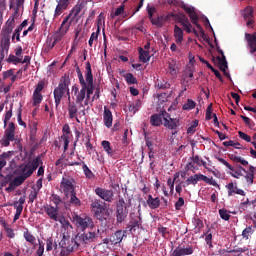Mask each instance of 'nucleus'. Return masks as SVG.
<instances>
[{"label": "nucleus", "instance_id": "44", "mask_svg": "<svg viewBox=\"0 0 256 256\" xmlns=\"http://www.w3.org/2000/svg\"><path fill=\"white\" fill-rule=\"evenodd\" d=\"M8 157H11V152H4L2 155H0V171L7 165Z\"/></svg>", "mask_w": 256, "mask_h": 256}, {"label": "nucleus", "instance_id": "28", "mask_svg": "<svg viewBox=\"0 0 256 256\" xmlns=\"http://www.w3.org/2000/svg\"><path fill=\"white\" fill-rule=\"evenodd\" d=\"M4 137L11 141H15V123L10 122L4 132Z\"/></svg>", "mask_w": 256, "mask_h": 256}, {"label": "nucleus", "instance_id": "35", "mask_svg": "<svg viewBox=\"0 0 256 256\" xmlns=\"http://www.w3.org/2000/svg\"><path fill=\"white\" fill-rule=\"evenodd\" d=\"M9 47H11V36H2L0 49L9 53Z\"/></svg>", "mask_w": 256, "mask_h": 256}, {"label": "nucleus", "instance_id": "39", "mask_svg": "<svg viewBox=\"0 0 256 256\" xmlns=\"http://www.w3.org/2000/svg\"><path fill=\"white\" fill-rule=\"evenodd\" d=\"M230 159L231 161H233L234 163H241L243 165V167H247V165H249V162L243 158H241V156H237V155H230Z\"/></svg>", "mask_w": 256, "mask_h": 256}, {"label": "nucleus", "instance_id": "25", "mask_svg": "<svg viewBox=\"0 0 256 256\" xmlns=\"http://www.w3.org/2000/svg\"><path fill=\"white\" fill-rule=\"evenodd\" d=\"M127 231L118 230L114 234L111 235L110 242L112 245H117L123 241V237H125V234Z\"/></svg>", "mask_w": 256, "mask_h": 256}, {"label": "nucleus", "instance_id": "1", "mask_svg": "<svg viewBox=\"0 0 256 256\" xmlns=\"http://www.w3.org/2000/svg\"><path fill=\"white\" fill-rule=\"evenodd\" d=\"M150 123L153 127H161L164 125L166 129L172 132V135H177V128L179 127V118H171V114L162 110L158 114H154L150 117Z\"/></svg>", "mask_w": 256, "mask_h": 256}, {"label": "nucleus", "instance_id": "27", "mask_svg": "<svg viewBox=\"0 0 256 256\" xmlns=\"http://www.w3.org/2000/svg\"><path fill=\"white\" fill-rule=\"evenodd\" d=\"M199 181H202L201 173L190 176L187 180L184 181V185H186V187H189V185H193L195 187Z\"/></svg>", "mask_w": 256, "mask_h": 256}, {"label": "nucleus", "instance_id": "60", "mask_svg": "<svg viewBox=\"0 0 256 256\" xmlns=\"http://www.w3.org/2000/svg\"><path fill=\"white\" fill-rule=\"evenodd\" d=\"M125 12V5H120L117 9H116V11H115V13H112L111 14V18L112 19H115V17H119V15H123V13Z\"/></svg>", "mask_w": 256, "mask_h": 256}, {"label": "nucleus", "instance_id": "9", "mask_svg": "<svg viewBox=\"0 0 256 256\" xmlns=\"http://www.w3.org/2000/svg\"><path fill=\"white\" fill-rule=\"evenodd\" d=\"M86 93L88 95H93V92L95 91V86L93 85V70L91 69V63H86Z\"/></svg>", "mask_w": 256, "mask_h": 256}, {"label": "nucleus", "instance_id": "23", "mask_svg": "<svg viewBox=\"0 0 256 256\" xmlns=\"http://www.w3.org/2000/svg\"><path fill=\"white\" fill-rule=\"evenodd\" d=\"M182 9H184L185 13L189 16L191 23H197V21H199V15H197V12L193 7H188L186 4H182Z\"/></svg>", "mask_w": 256, "mask_h": 256}, {"label": "nucleus", "instance_id": "34", "mask_svg": "<svg viewBox=\"0 0 256 256\" xmlns=\"http://www.w3.org/2000/svg\"><path fill=\"white\" fill-rule=\"evenodd\" d=\"M174 37L178 45H181V43H183V29H181V27H179L178 25L174 26Z\"/></svg>", "mask_w": 256, "mask_h": 256}, {"label": "nucleus", "instance_id": "48", "mask_svg": "<svg viewBox=\"0 0 256 256\" xmlns=\"http://www.w3.org/2000/svg\"><path fill=\"white\" fill-rule=\"evenodd\" d=\"M50 201L55 205V207H59V205H61V203H63L61 196H59L57 194H52L50 196Z\"/></svg>", "mask_w": 256, "mask_h": 256}, {"label": "nucleus", "instance_id": "33", "mask_svg": "<svg viewBox=\"0 0 256 256\" xmlns=\"http://www.w3.org/2000/svg\"><path fill=\"white\" fill-rule=\"evenodd\" d=\"M23 237L27 243H30V245H35V243H37V238H35L28 228L23 232Z\"/></svg>", "mask_w": 256, "mask_h": 256}, {"label": "nucleus", "instance_id": "62", "mask_svg": "<svg viewBox=\"0 0 256 256\" xmlns=\"http://www.w3.org/2000/svg\"><path fill=\"white\" fill-rule=\"evenodd\" d=\"M7 62L13 63V65H19V63H21V58H19V56H15V55L11 54L8 57Z\"/></svg>", "mask_w": 256, "mask_h": 256}, {"label": "nucleus", "instance_id": "41", "mask_svg": "<svg viewBox=\"0 0 256 256\" xmlns=\"http://www.w3.org/2000/svg\"><path fill=\"white\" fill-rule=\"evenodd\" d=\"M82 169H83L85 177L87 179H93V177H95V174H93V171H91V169H89V166H87V164H85V162H82Z\"/></svg>", "mask_w": 256, "mask_h": 256}, {"label": "nucleus", "instance_id": "15", "mask_svg": "<svg viewBox=\"0 0 256 256\" xmlns=\"http://www.w3.org/2000/svg\"><path fill=\"white\" fill-rule=\"evenodd\" d=\"M226 189L228 191V197H233V195H241L242 197H245L246 195L243 189L237 187V182L228 183Z\"/></svg>", "mask_w": 256, "mask_h": 256}, {"label": "nucleus", "instance_id": "63", "mask_svg": "<svg viewBox=\"0 0 256 256\" xmlns=\"http://www.w3.org/2000/svg\"><path fill=\"white\" fill-rule=\"evenodd\" d=\"M231 177H234V179H241L243 177V173L241 170H238L237 168L233 167V170H230Z\"/></svg>", "mask_w": 256, "mask_h": 256}, {"label": "nucleus", "instance_id": "26", "mask_svg": "<svg viewBox=\"0 0 256 256\" xmlns=\"http://www.w3.org/2000/svg\"><path fill=\"white\" fill-rule=\"evenodd\" d=\"M248 47L250 48V53L256 52V35L255 34H245Z\"/></svg>", "mask_w": 256, "mask_h": 256}, {"label": "nucleus", "instance_id": "18", "mask_svg": "<svg viewBox=\"0 0 256 256\" xmlns=\"http://www.w3.org/2000/svg\"><path fill=\"white\" fill-rule=\"evenodd\" d=\"M13 29H15V22L13 19H8L4 26L2 27L1 35L2 37H11L13 33Z\"/></svg>", "mask_w": 256, "mask_h": 256}, {"label": "nucleus", "instance_id": "5", "mask_svg": "<svg viewBox=\"0 0 256 256\" xmlns=\"http://www.w3.org/2000/svg\"><path fill=\"white\" fill-rule=\"evenodd\" d=\"M178 22H180V24L182 25L186 33H194L196 37H199L200 35L202 39H207V36L205 35L204 30H201L198 32L195 28H193V25H191V22H189V18H187V15L180 14V16H178Z\"/></svg>", "mask_w": 256, "mask_h": 256}, {"label": "nucleus", "instance_id": "8", "mask_svg": "<svg viewBox=\"0 0 256 256\" xmlns=\"http://www.w3.org/2000/svg\"><path fill=\"white\" fill-rule=\"evenodd\" d=\"M69 27H71L70 23H67V20H63L59 30L53 36L54 41L50 46L51 49H53V47H55L57 43L61 42L63 37L67 35V32L69 31Z\"/></svg>", "mask_w": 256, "mask_h": 256}, {"label": "nucleus", "instance_id": "14", "mask_svg": "<svg viewBox=\"0 0 256 256\" xmlns=\"http://www.w3.org/2000/svg\"><path fill=\"white\" fill-rule=\"evenodd\" d=\"M91 208L95 217H97V219H103V211H105V206H102L101 200L99 199L92 200Z\"/></svg>", "mask_w": 256, "mask_h": 256}, {"label": "nucleus", "instance_id": "6", "mask_svg": "<svg viewBox=\"0 0 256 256\" xmlns=\"http://www.w3.org/2000/svg\"><path fill=\"white\" fill-rule=\"evenodd\" d=\"M97 233H99V229H92L88 232H78L76 234L77 242L80 243V245H89V243H93L95 239H97Z\"/></svg>", "mask_w": 256, "mask_h": 256}, {"label": "nucleus", "instance_id": "29", "mask_svg": "<svg viewBox=\"0 0 256 256\" xmlns=\"http://www.w3.org/2000/svg\"><path fill=\"white\" fill-rule=\"evenodd\" d=\"M81 90L76 94V103L83 107V101H85V97L87 95V86H81Z\"/></svg>", "mask_w": 256, "mask_h": 256}, {"label": "nucleus", "instance_id": "19", "mask_svg": "<svg viewBox=\"0 0 256 256\" xmlns=\"http://www.w3.org/2000/svg\"><path fill=\"white\" fill-rule=\"evenodd\" d=\"M62 131L64 134L60 137V142L63 141L64 151H67V149H69V135H71V128L69 127V124H65Z\"/></svg>", "mask_w": 256, "mask_h": 256}, {"label": "nucleus", "instance_id": "46", "mask_svg": "<svg viewBox=\"0 0 256 256\" xmlns=\"http://www.w3.org/2000/svg\"><path fill=\"white\" fill-rule=\"evenodd\" d=\"M196 105H197V103H195V101H193L192 99H188L187 103H185L182 106V109L184 111H190L191 109H195Z\"/></svg>", "mask_w": 256, "mask_h": 256}, {"label": "nucleus", "instance_id": "45", "mask_svg": "<svg viewBox=\"0 0 256 256\" xmlns=\"http://www.w3.org/2000/svg\"><path fill=\"white\" fill-rule=\"evenodd\" d=\"M201 177H202V181H204V183H207V185H212L213 187H217L219 189V185L217 184V181H215V179H213V177L209 178L203 174Z\"/></svg>", "mask_w": 256, "mask_h": 256}, {"label": "nucleus", "instance_id": "50", "mask_svg": "<svg viewBox=\"0 0 256 256\" xmlns=\"http://www.w3.org/2000/svg\"><path fill=\"white\" fill-rule=\"evenodd\" d=\"M99 33H101V29L98 28L96 32L91 34L88 41L89 47H93V41H97V39H99Z\"/></svg>", "mask_w": 256, "mask_h": 256}, {"label": "nucleus", "instance_id": "10", "mask_svg": "<svg viewBox=\"0 0 256 256\" xmlns=\"http://www.w3.org/2000/svg\"><path fill=\"white\" fill-rule=\"evenodd\" d=\"M94 193H96V195H98L100 199L106 201V203H113L114 201L115 193L113 192V190L97 187L94 190Z\"/></svg>", "mask_w": 256, "mask_h": 256}, {"label": "nucleus", "instance_id": "58", "mask_svg": "<svg viewBox=\"0 0 256 256\" xmlns=\"http://www.w3.org/2000/svg\"><path fill=\"white\" fill-rule=\"evenodd\" d=\"M219 215L221 219H223V221H229V219H231V215L229 214V211H227V209H220Z\"/></svg>", "mask_w": 256, "mask_h": 256}, {"label": "nucleus", "instance_id": "31", "mask_svg": "<svg viewBox=\"0 0 256 256\" xmlns=\"http://www.w3.org/2000/svg\"><path fill=\"white\" fill-rule=\"evenodd\" d=\"M81 244L77 241V236L74 239H69L67 244V252L73 253V251H77Z\"/></svg>", "mask_w": 256, "mask_h": 256}, {"label": "nucleus", "instance_id": "51", "mask_svg": "<svg viewBox=\"0 0 256 256\" xmlns=\"http://www.w3.org/2000/svg\"><path fill=\"white\" fill-rule=\"evenodd\" d=\"M156 87L158 89H169L171 87V84L165 80H157L156 81Z\"/></svg>", "mask_w": 256, "mask_h": 256}, {"label": "nucleus", "instance_id": "43", "mask_svg": "<svg viewBox=\"0 0 256 256\" xmlns=\"http://www.w3.org/2000/svg\"><path fill=\"white\" fill-rule=\"evenodd\" d=\"M103 149L105 152H107L108 155L113 156V149L111 148V142L104 140L101 143Z\"/></svg>", "mask_w": 256, "mask_h": 256}, {"label": "nucleus", "instance_id": "54", "mask_svg": "<svg viewBox=\"0 0 256 256\" xmlns=\"http://www.w3.org/2000/svg\"><path fill=\"white\" fill-rule=\"evenodd\" d=\"M38 195H39V190H37V188H33V190L30 192L28 196V199H29L28 203H34Z\"/></svg>", "mask_w": 256, "mask_h": 256}, {"label": "nucleus", "instance_id": "64", "mask_svg": "<svg viewBox=\"0 0 256 256\" xmlns=\"http://www.w3.org/2000/svg\"><path fill=\"white\" fill-rule=\"evenodd\" d=\"M249 235H253V226H248L242 232V237L244 239H249Z\"/></svg>", "mask_w": 256, "mask_h": 256}, {"label": "nucleus", "instance_id": "32", "mask_svg": "<svg viewBox=\"0 0 256 256\" xmlns=\"http://www.w3.org/2000/svg\"><path fill=\"white\" fill-rule=\"evenodd\" d=\"M139 51V61H141V63H149L150 59H151V55H149V51L144 50L143 48H138Z\"/></svg>", "mask_w": 256, "mask_h": 256}, {"label": "nucleus", "instance_id": "17", "mask_svg": "<svg viewBox=\"0 0 256 256\" xmlns=\"http://www.w3.org/2000/svg\"><path fill=\"white\" fill-rule=\"evenodd\" d=\"M181 14L177 15L174 13H170L166 16H158L157 18L152 19V25H156L157 27H161L162 25L165 24L166 21H169V19H171V17H175L177 19V21H179V18Z\"/></svg>", "mask_w": 256, "mask_h": 256}, {"label": "nucleus", "instance_id": "59", "mask_svg": "<svg viewBox=\"0 0 256 256\" xmlns=\"http://www.w3.org/2000/svg\"><path fill=\"white\" fill-rule=\"evenodd\" d=\"M27 180V178L21 176V174L17 177H15L12 182H14L16 187H20V185H23V183H25V181Z\"/></svg>", "mask_w": 256, "mask_h": 256}, {"label": "nucleus", "instance_id": "20", "mask_svg": "<svg viewBox=\"0 0 256 256\" xmlns=\"http://www.w3.org/2000/svg\"><path fill=\"white\" fill-rule=\"evenodd\" d=\"M68 102H69L68 103L69 119H75L77 123H81V121L79 120V117H77V115H79V109L77 108V104L71 101H68Z\"/></svg>", "mask_w": 256, "mask_h": 256}, {"label": "nucleus", "instance_id": "11", "mask_svg": "<svg viewBox=\"0 0 256 256\" xmlns=\"http://www.w3.org/2000/svg\"><path fill=\"white\" fill-rule=\"evenodd\" d=\"M60 187L63 190V193L67 199H69V195L74 193L75 185L73 184V179L71 178H62V181L60 183Z\"/></svg>", "mask_w": 256, "mask_h": 256}, {"label": "nucleus", "instance_id": "30", "mask_svg": "<svg viewBox=\"0 0 256 256\" xmlns=\"http://www.w3.org/2000/svg\"><path fill=\"white\" fill-rule=\"evenodd\" d=\"M146 203L151 209H159V206L161 205V199L159 197L153 198L152 195H148Z\"/></svg>", "mask_w": 256, "mask_h": 256}, {"label": "nucleus", "instance_id": "16", "mask_svg": "<svg viewBox=\"0 0 256 256\" xmlns=\"http://www.w3.org/2000/svg\"><path fill=\"white\" fill-rule=\"evenodd\" d=\"M70 3L71 0H59L54 11V19H57V17L63 15V11H67Z\"/></svg>", "mask_w": 256, "mask_h": 256}, {"label": "nucleus", "instance_id": "7", "mask_svg": "<svg viewBox=\"0 0 256 256\" xmlns=\"http://www.w3.org/2000/svg\"><path fill=\"white\" fill-rule=\"evenodd\" d=\"M141 225H143V218L141 217V205H138V213H130V221L127 228L129 229L130 233H135V231H137Z\"/></svg>", "mask_w": 256, "mask_h": 256}, {"label": "nucleus", "instance_id": "38", "mask_svg": "<svg viewBox=\"0 0 256 256\" xmlns=\"http://www.w3.org/2000/svg\"><path fill=\"white\" fill-rule=\"evenodd\" d=\"M57 222L62 225L63 229H73V225H71V222L65 219V216L63 215L59 217V220H57Z\"/></svg>", "mask_w": 256, "mask_h": 256}, {"label": "nucleus", "instance_id": "3", "mask_svg": "<svg viewBox=\"0 0 256 256\" xmlns=\"http://www.w3.org/2000/svg\"><path fill=\"white\" fill-rule=\"evenodd\" d=\"M72 223L75 225L77 231L85 232L87 229L88 231H93V229H95L93 218L87 215L73 214Z\"/></svg>", "mask_w": 256, "mask_h": 256}, {"label": "nucleus", "instance_id": "53", "mask_svg": "<svg viewBox=\"0 0 256 256\" xmlns=\"http://www.w3.org/2000/svg\"><path fill=\"white\" fill-rule=\"evenodd\" d=\"M4 230L9 239L15 238V231L13 230V228H10L9 224H4Z\"/></svg>", "mask_w": 256, "mask_h": 256}, {"label": "nucleus", "instance_id": "12", "mask_svg": "<svg viewBox=\"0 0 256 256\" xmlns=\"http://www.w3.org/2000/svg\"><path fill=\"white\" fill-rule=\"evenodd\" d=\"M83 7H85V4L77 3L72 8L70 13L66 17H64L63 21H66V23H70V25H72L73 22L75 21V19H77V17L79 16V13H81V11H83Z\"/></svg>", "mask_w": 256, "mask_h": 256}, {"label": "nucleus", "instance_id": "4", "mask_svg": "<svg viewBox=\"0 0 256 256\" xmlns=\"http://www.w3.org/2000/svg\"><path fill=\"white\" fill-rule=\"evenodd\" d=\"M129 215V210L127 209V206H125V199L119 198L116 202V223L117 225H121V223H125V220L127 219V216Z\"/></svg>", "mask_w": 256, "mask_h": 256}, {"label": "nucleus", "instance_id": "2", "mask_svg": "<svg viewBox=\"0 0 256 256\" xmlns=\"http://www.w3.org/2000/svg\"><path fill=\"white\" fill-rule=\"evenodd\" d=\"M70 85L71 78H69L68 74H64L60 78L58 87H56L53 92L56 107H59V105H61V100L63 99V97H68V101H71V93L69 92Z\"/></svg>", "mask_w": 256, "mask_h": 256}, {"label": "nucleus", "instance_id": "52", "mask_svg": "<svg viewBox=\"0 0 256 256\" xmlns=\"http://www.w3.org/2000/svg\"><path fill=\"white\" fill-rule=\"evenodd\" d=\"M41 101H43V95L33 93V107H39Z\"/></svg>", "mask_w": 256, "mask_h": 256}, {"label": "nucleus", "instance_id": "42", "mask_svg": "<svg viewBox=\"0 0 256 256\" xmlns=\"http://www.w3.org/2000/svg\"><path fill=\"white\" fill-rule=\"evenodd\" d=\"M217 60L220 71H225L228 69L229 66L227 65V59L225 58V56H223V58L218 56Z\"/></svg>", "mask_w": 256, "mask_h": 256}, {"label": "nucleus", "instance_id": "56", "mask_svg": "<svg viewBox=\"0 0 256 256\" xmlns=\"http://www.w3.org/2000/svg\"><path fill=\"white\" fill-rule=\"evenodd\" d=\"M76 73L78 75L80 85L87 86V82H85V78L83 77V72H81V68H79V66L76 67Z\"/></svg>", "mask_w": 256, "mask_h": 256}, {"label": "nucleus", "instance_id": "37", "mask_svg": "<svg viewBox=\"0 0 256 256\" xmlns=\"http://www.w3.org/2000/svg\"><path fill=\"white\" fill-rule=\"evenodd\" d=\"M127 85H137V78L133 75V73L122 74Z\"/></svg>", "mask_w": 256, "mask_h": 256}, {"label": "nucleus", "instance_id": "22", "mask_svg": "<svg viewBox=\"0 0 256 256\" xmlns=\"http://www.w3.org/2000/svg\"><path fill=\"white\" fill-rule=\"evenodd\" d=\"M103 121L105 127L111 129L113 127V113L107 106L104 107Z\"/></svg>", "mask_w": 256, "mask_h": 256}, {"label": "nucleus", "instance_id": "49", "mask_svg": "<svg viewBox=\"0 0 256 256\" xmlns=\"http://www.w3.org/2000/svg\"><path fill=\"white\" fill-rule=\"evenodd\" d=\"M13 205L16 209V213H15L14 219H13V221L15 223V221H18L19 217H21V213H23V209L21 206H17V205H19V202H14Z\"/></svg>", "mask_w": 256, "mask_h": 256}, {"label": "nucleus", "instance_id": "21", "mask_svg": "<svg viewBox=\"0 0 256 256\" xmlns=\"http://www.w3.org/2000/svg\"><path fill=\"white\" fill-rule=\"evenodd\" d=\"M18 173L19 175L23 176L24 179H29L33 175V170L31 169V164H21L18 167Z\"/></svg>", "mask_w": 256, "mask_h": 256}, {"label": "nucleus", "instance_id": "61", "mask_svg": "<svg viewBox=\"0 0 256 256\" xmlns=\"http://www.w3.org/2000/svg\"><path fill=\"white\" fill-rule=\"evenodd\" d=\"M21 31H23L22 28H20L19 26L17 27V29L14 30V33L12 35V41H21Z\"/></svg>", "mask_w": 256, "mask_h": 256}, {"label": "nucleus", "instance_id": "55", "mask_svg": "<svg viewBox=\"0 0 256 256\" xmlns=\"http://www.w3.org/2000/svg\"><path fill=\"white\" fill-rule=\"evenodd\" d=\"M76 73L78 75L80 85L87 86V82H85V78L83 77V72H81V68H79V66L76 67Z\"/></svg>", "mask_w": 256, "mask_h": 256}, {"label": "nucleus", "instance_id": "36", "mask_svg": "<svg viewBox=\"0 0 256 256\" xmlns=\"http://www.w3.org/2000/svg\"><path fill=\"white\" fill-rule=\"evenodd\" d=\"M69 196L70 205H73V207H81V200L77 197V191L72 192Z\"/></svg>", "mask_w": 256, "mask_h": 256}, {"label": "nucleus", "instance_id": "57", "mask_svg": "<svg viewBox=\"0 0 256 256\" xmlns=\"http://www.w3.org/2000/svg\"><path fill=\"white\" fill-rule=\"evenodd\" d=\"M11 117H13V104H11L10 109L6 111L5 117H4V126H7V122L11 120Z\"/></svg>", "mask_w": 256, "mask_h": 256}, {"label": "nucleus", "instance_id": "47", "mask_svg": "<svg viewBox=\"0 0 256 256\" xmlns=\"http://www.w3.org/2000/svg\"><path fill=\"white\" fill-rule=\"evenodd\" d=\"M243 18L245 21H247V19H253V7L248 6L244 9Z\"/></svg>", "mask_w": 256, "mask_h": 256}, {"label": "nucleus", "instance_id": "13", "mask_svg": "<svg viewBox=\"0 0 256 256\" xmlns=\"http://www.w3.org/2000/svg\"><path fill=\"white\" fill-rule=\"evenodd\" d=\"M43 209H44V213H46V215H48V219L50 221H55L57 223V221L61 217L59 215V207L52 206L51 204H45L43 206Z\"/></svg>", "mask_w": 256, "mask_h": 256}, {"label": "nucleus", "instance_id": "40", "mask_svg": "<svg viewBox=\"0 0 256 256\" xmlns=\"http://www.w3.org/2000/svg\"><path fill=\"white\" fill-rule=\"evenodd\" d=\"M41 163H43L41 161V157L37 156L31 163H30V169L32 170L33 173H35V171H37V169L39 168V165H41Z\"/></svg>", "mask_w": 256, "mask_h": 256}, {"label": "nucleus", "instance_id": "24", "mask_svg": "<svg viewBox=\"0 0 256 256\" xmlns=\"http://www.w3.org/2000/svg\"><path fill=\"white\" fill-rule=\"evenodd\" d=\"M185 255H193V246H188L187 248L177 247L172 252V256H185Z\"/></svg>", "mask_w": 256, "mask_h": 256}]
</instances>
